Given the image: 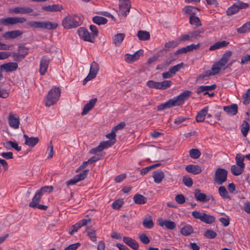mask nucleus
<instances>
[{
  "instance_id": "f257e3e1",
  "label": "nucleus",
  "mask_w": 250,
  "mask_h": 250,
  "mask_svg": "<svg viewBox=\"0 0 250 250\" xmlns=\"http://www.w3.org/2000/svg\"><path fill=\"white\" fill-rule=\"evenodd\" d=\"M191 95L192 92L191 91L185 90L179 95L174 97L166 102L159 105L157 106V110L161 111L173 106H180L183 104L186 101L188 100Z\"/></svg>"
},
{
  "instance_id": "f03ea898",
  "label": "nucleus",
  "mask_w": 250,
  "mask_h": 250,
  "mask_svg": "<svg viewBox=\"0 0 250 250\" xmlns=\"http://www.w3.org/2000/svg\"><path fill=\"white\" fill-rule=\"evenodd\" d=\"M232 55L231 51H228L224 53L221 58L215 63L213 64L211 69L207 70L204 73L198 76V80H201L205 77L210 76H213L218 74L221 69L229 61L230 56Z\"/></svg>"
},
{
  "instance_id": "7ed1b4c3",
  "label": "nucleus",
  "mask_w": 250,
  "mask_h": 250,
  "mask_svg": "<svg viewBox=\"0 0 250 250\" xmlns=\"http://www.w3.org/2000/svg\"><path fill=\"white\" fill-rule=\"evenodd\" d=\"M83 23L82 18L76 15H68L62 21V26L67 29L76 28Z\"/></svg>"
},
{
  "instance_id": "20e7f679",
  "label": "nucleus",
  "mask_w": 250,
  "mask_h": 250,
  "mask_svg": "<svg viewBox=\"0 0 250 250\" xmlns=\"http://www.w3.org/2000/svg\"><path fill=\"white\" fill-rule=\"evenodd\" d=\"M27 25L34 28H43L47 30L55 29L57 28L58 24L49 21H31L27 23Z\"/></svg>"
},
{
  "instance_id": "39448f33",
  "label": "nucleus",
  "mask_w": 250,
  "mask_h": 250,
  "mask_svg": "<svg viewBox=\"0 0 250 250\" xmlns=\"http://www.w3.org/2000/svg\"><path fill=\"white\" fill-rule=\"evenodd\" d=\"M61 90L59 87L51 89L48 93L45 102V106L49 107L54 104L59 99Z\"/></svg>"
},
{
  "instance_id": "423d86ee",
  "label": "nucleus",
  "mask_w": 250,
  "mask_h": 250,
  "mask_svg": "<svg viewBox=\"0 0 250 250\" xmlns=\"http://www.w3.org/2000/svg\"><path fill=\"white\" fill-rule=\"evenodd\" d=\"M26 21L24 17H14L1 18L0 19V24L5 26L22 23Z\"/></svg>"
},
{
  "instance_id": "0eeeda50",
  "label": "nucleus",
  "mask_w": 250,
  "mask_h": 250,
  "mask_svg": "<svg viewBox=\"0 0 250 250\" xmlns=\"http://www.w3.org/2000/svg\"><path fill=\"white\" fill-rule=\"evenodd\" d=\"M192 216L196 219H199L202 222L206 224H210L215 221V217L205 212H200L198 211H194L191 213Z\"/></svg>"
},
{
  "instance_id": "6e6552de",
  "label": "nucleus",
  "mask_w": 250,
  "mask_h": 250,
  "mask_svg": "<svg viewBox=\"0 0 250 250\" xmlns=\"http://www.w3.org/2000/svg\"><path fill=\"white\" fill-rule=\"evenodd\" d=\"M228 171L227 170L222 168H218L216 169L214 181L218 185H222L227 181Z\"/></svg>"
},
{
  "instance_id": "1a4fd4ad",
  "label": "nucleus",
  "mask_w": 250,
  "mask_h": 250,
  "mask_svg": "<svg viewBox=\"0 0 250 250\" xmlns=\"http://www.w3.org/2000/svg\"><path fill=\"white\" fill-rule=\"evenodd\" d=\"M99 70V66L98 64L95 62H93L91 63L89 73L86 77L83 80V84H85L88 81L94 79Z\"/></svg>"
},
{
  "instance_id": "9d476101",
  "label": "nucleus",
  "mask_w": 250,
  "mask_h": 250,
  "mask_svg": "<svg viewBox=\"0 0 250 250\" xmlns=\"http://www.w3.org/2000/svg\"><path fill=\"white\" fill-rule=\"evenodd\" d=\"M77 32L80 38L84 41L93 43L95 40L93 39V36L84 27H80L77 30Z\"/></svg>"
},
{
  "instance_id": "9b49d317",
  "label": "nucleus",
  "mask_w": 250,
  "mask_h": 250,
  "mask_svg": "<svg viewBox=\"0 0 250 250\" xmlns=\"http://www.w3.org/2000/svg\"><path fill=\"white\" fill-rule=\"evenodd\" d=\"M194 197L196 200L198 201H200L203 203H206L208 202L210 199L212 201L214 200V198L212 195H206V194L201 192V191L200 189L197 188L195 190L194 192Z\"/></svg>"
},
{
  "instance_id": "f8f14e48",
  "label": "nucleus",
  "mask_w": 250,
  "mask_h": 250,
  "mask_svg": "<svg viewBox=\"0 0 250 250\" xmlns=\"http://www.w3.org/2000/svg\"><path fill=\"white\" fill-rule=\"evenodd\" d=\"M28 49L23 45H20L18 48V53H14L13 57L15 61H20L23 59L28 54Z\"/></svg>"
},
{
  "instance_id": "ddd939ff",
  "label": "nucleus",
  "mask_w": 250,
  "mask_h": 250,
  "mask_svg": "<svg viewBox=\"0 0 250 250\" xmlns=\"http://www.w3.org/2000/svg\"><path fill=\"white\" fill-rule=\"evenodd\" d=\"M33 11V9L28 7L18 6L9 10V13L16 14H30Z\"/></svg>"
},
{
  "instance_id": "4468645a",
  "label": "nucleus",
  "mask_w": 250,
  "mask_h": 250,
  "mask_svg": "<svg viewBox=\"0 0 250 250\" xmlns=\"http://www.w3.org/2000/svg\"><path fill=\"white\" fill-rule=\"evenodd\" d=\"M8 121L9 126L14 129H18L20 125V118L18 116L10 113Z\"/></svg>"
},
{
  "instance_id": "2eb2a0df",
  "label": "nucleus",
  "mask_w": 250,
  "mask_h": 250,
  "mask_svg": "<svg viewBox=\"0 0 250 250\" xmlns=\"http://www.w3.org/2000/svg\"><path fill=\"white\" fill-rule=\"evenodd\" d=\"M143 54V50L140 49L136 51L132 55L129 54H125V60L126 62L131 63L134 62L138 60L139 59L140 57Z\"/></svg>"
},
{
  "instance_id": "dca6fc26",
  "label": "nucleus",
  "mask_w": 250,
  "mask_h": 250,
  "mask_svg": "<svg viewBox=\"0 0 250 250\" xmlns=\"http://www.w3.org/2000/svg\"><path fill=\"white\" fill-rule=\"evenodd\" d=\"M131 7L129 0H123L120 1V10L124 17H126L127 13L129 12Z\"/></svg>"
},
{
  "instance_id": "f3484780",
  "label": "nucleus",
  "mask_w": 250,
  "mask_h": 250,
  "mask_svg": "<svg viewBox=\"0 0 250 250\" xmlns=\"http://www.w3.org/2000/svg\"><path fill=\"white\" fill-rule=\"evenodd\" d=\"M200 47V44L198 43L197 44H191L190 45H188L186 47H182L180 49H178L175 52V54H181L184 53H187L188 52H190L193 51V50H197Z\"/></svg>"
},
{
  "instance_id": "a211bd4d",
  "label": "nucleus",
  "mask_w": 250,
  "mask_h": 250,
  "mask_svg": "<svg viewBox=\"0 0 250 250\" xmlns=\"http://www.w3.org/2000/svg\"><path fill=\"white\" fill-rule=\"evenodd\" d=\"M50 59L47 56H43L40 61V72L41 75H43L47 71Z\"/></svg>"
},
{
  "instance_id": "6ab92c4d",
  "label": "nucleus",
  "mask_w": 250,
  "mask_h": 250,
  "mask_svg": "<svg viewBox=\"0 0 250 250\" xmlns=\"http://www.w3.org/2000/svg\"><path fill=\"white\" fill-rule=\"evenodd\" d=\"M158 222L161 227H165L166 229L169 230H173L176 227V224L170 220H163L162 218H160L158 219Z\"/></svg>"
},
{
  "instance_id": "aec40b11",
  "label": "nucleus",
  "mask_w": 250,
  "mask_h": 250,
  "mask_svg": "<svg viewBox=\"0 0 250 250\" xmlns=\"http://www.w3.org/2000/svg\"><path fill=\"white\" fill-rule=\"evenodd\" d=\"M22 34V31L16 30L5 32L3 34L2 37L6 40L14 39L21 36Z\"/></svg>"
},
{
  "instance_id": "412c9836",
  "label": "nucleus",
  "mask_w": 250,
  "mask_h": 250,
  "mask_svg": "<svg viewBox=\"0 0 250 250\" xmlns=\"http://www.w3.org/2000/svg\"><path fill=\"white\" fill-rule=\"evenodd\" d=\"M123 242L134 250H137L139 249V244L137 242L129 237H124Z\"/></svg>"
},
{
  "instance_id": "4be33fe9",
  "label": "nucleus",
  "mask_w": 250,
  "mask_h": 250,
  "mask_svg": "<svg viewBox=\"0 0 250 250\" xmlns=\"http://www.w3.org/2000/svg\"><path fill=\"white\" fill-rule=\"evenodd\" d=\"M18 67L16 62H8L0 65L1 69L5 70L6 72L15 71Z\"/></svg>"
},
{
  "instance_id": "5701e85b",
  "label": "nucleus",
  "mask_w": 250,
  "mask_h": 250,
  "mask_svg": "<svg viewBox=\"0 0 250 250\" xmlns=\"http://www.w3.org/2000/svg\"><path fill=\"white\" fill-rule=\"evenodd\" d=\"M23 137L25 139L24 144L31 147L35 146L39 142L38 137H29L27 135L24 134Z\"/></svg>"
},
{
  "instance_id": "b1692460",
  "label": "nucleus",
  "mask_w": 250,
  "mask_h": 250,
  "mask_svg": "<svg viewBox=\"0 0 250 250\" xmlns=\"http://www.w3.org/2000/svg\"><path fill=\"white\" fill-rule=\"evenodd\" d=\"M186 170L194 175L200 173L202 172V168L199 165H189L186 167Z\"/></svg>"
},
{
  "instance_id": "393cba45",
  "label": "nucleus",
  "mask_w": 250,
  "mask_h": 250,
  "mask_svg": "<svg viewBox=\"0 0 250 250\" xmlns=\"http://www.w3.org/2000/svg\"><path fill=\"white\" fill-rule=\"evenodd\" d=\"M97 101V98H93L90 100L89 102L84 106L83 111L81 113L82 115H84L87 114L88 112L94 107Z\"/></svg>"
},
{
  "instance_id": "a878e982",
  "label": "nucleus",
  "mask_w": 250,
  "mask_h": 250,
  "mask_svg": "<svg viewBox=\"0 0 250 250\" xmlns=\"http://www.w3.org/2000/svg\"><path fill=\"white\" fill-rule=\"evenodd\" d=\"M223 109L228 114L235 115L238 112V106L236 104H233L228 106H224Z\"/></svg>"
},
{
  "instance_id": "bb28decb",
  "label": "nucleus",
  "mask_w": 250,
  "mask_h": 250,
  "mask_svg": "<svg viewBox=\"0 0 250 250\" xmlns=\"http://www.w3.org/2000/svg\"><path fill=\"white\" fill-rule=\"evenodd\" d=\"M208 110V106H206L197 113L196 117V121L197 122H202L205 120L206 116L207 115V112Z\"/></svg>"
},
{
  "instance_id": "cd10ccee",
  "label": "nucleus",
  "mask_w": 250,
  "mask_h": 250,
  "mask_svg": "<svg viewBox=\"0 0 250 250\" xmlns=\"http://www.w3.org/2000/svg\"><path fill=\"white\" fill-rule=\"evenodd\" d=\"M152 176L154 178V182L156 183H160L165 177L164 173L161 170H156L153 172Z\"/></svg>"
},
{
  "instance_id": "c85d7f7f",
  "label": "nucleus",
  "mask_w": 250,
  "mask_h": 250,
  "mask_svg": "<svg viewBox=\"0 0 250 250\" xmlns=\"http://www.w3.org/2000/svg\"><path fill=\"white\" fill-rule=\"evenodd\" d=\"M125 37V34L124 33H118L114 35L113 37V43L116 46H120Z\"/></svg>"
},
{
  "instance_id": "c756f323",
  "label": "nucleus",
  "mask_w": 250,
  "mask_h": 250,
  "mask_svg": "<svg viewBox=\"0 0 250 250\" xmlns=\"http://www.w3.org/2000/svg\"><path fill=\"white\" fill-rule=\"evenodd\" d=\"M42 195L37 191L35 194L32 201L29 203V206L31 208H36L41 201Z\"/></svg>"
},
{
  "instance_id": "7c9ffc66",
  "label": "nucleus",
  "mask_w": 250,
  "mask_h": 250,
  "mask_svg": "<svg viewBox=\"0 0 250 250\" xmlns=\"http://www.w3.org/2000/svg\"><path fill=\"white\" fill-rule=\"evenodd\" d=\"M42 8L46 11L56 12L61 11L63 9V7L62 5L54 4L52 5L43 6Z\"/></svg>"
},
{
  "instance_id": "2f4dec72",
  "label": "nucleus",
  "mask_w": 250,
  "mask_h": 250,
  "mask_svg": "<svg viewBox=\"0 0 250 250\" xmlns=\"http://www.w3.org/2000/svg\"><path fill=\"white\" fill-rule=\"evenodd\" d=\"M133 201L137 204L142 205L146 202L147 199L141 194H136L133 197Z\"/></svg>"
},
{
  "instance_id": "473e14b6",
  "label": "nucleus",
  "mask_w": 250,
  "mask_h": 250,
  "mask_svg": "<svg viewBox=\"0 0 250 250\" xmlns=\"http://www.w3.org/2000/svg\"><path fill=\"white\" fill-rule=\"evenodd\" d=\"M229 44V42L226 41H223L221 42H218L215 43L213 45H211L209 47V50H215L217 49H219L223 47L227 46Z\"/></svg>"
},
{
  "instance_id": "72a5a7b5",
  "label": "nucleus",
  "mask_w": 250,
  "mask_h": 250,
  "mask_svg": "<svg viewBox=\"0 0 250 250\" xmlns=\"http://www.w3.org/2000/svg\"><path fill=\"white\" fill-rule=\"evenodd\" d=\"M137 37L141 41H147L150 39V34L147 31L140 30L138 32Z\"/></svg>"
},
{
  "instance_id": "f704fd0d",
  "label": "nucleus",
  "mask_w": 250,
  "mask_h": 250,
  "mask_svg": "<svg viewBox=\"0 0 250 250\" xmlns=\"http://www.w3.org/2000/svg\"><path fill=\"white\" fill-rule=\"evenodd\" d=\"M180 232L183 235L187 236L192 233L193 229L191 225H187L181 229Z\"/></svg>"
},
{
  "instance_id": "c9c22d12",
  "label": "nucleus",
  "mask_w": 250,
  "mask_h": 250,
  "mask_svg": "<svg viewBox=\"0 0 250 250\" xmlns=\"http://www.w3.org/2000/svg\"><path fill=\"white\" fill-rule=\"evenodd\" d=\"M218 192L220 196L224 199H230V197L225 187H220L218 188Z\"/></svg>"
},
{
  "instance_id": "e433bc0d",
  "label": "nucleus",
  "mask_w": 250,
  "mask_h": 250,
  "mask_svg": "<svg viewBox=\"0 0 250 250\" xmlns=\"http://www.w3.org/2000/svg\"><path fill=\"white\" fill-rule=\"evenodd\" d=\"M245 158H246L245 155H243L240 153L237 154L235 157L236 166L245 168V164L244 163Z\"/></svg>"
},
{
  "instance_id": "4c0bfd02",
  "label": "nucleus",
  "mask_w": 250,
  "mask_h": 250,
  "mask_svg": "<svg viewBox=\"0 0 250 250\" xmlns=\"http://www.w3.org/2000/svg\"><path fill=\"white\" fill-rule=\"evenodd\" d=\"M230 170L233 175L238 176L243 172L244 168L234 165L231 166Z\"/></svg>"
},
{
  "instance_id": "58836bf2",
  "label": "nucleus",
  "mask_w": 250,
  "mask_h": 250,
  "mask_svg": "<svg viewBox=\"0 0 250 250\" xmlns=\"http://www.w3.org/2000/svg\"><path fill=\"white\" fill-rule=\"evenodd\" d=\"M183 10L185 12V13L192 16L195 15L196 14V11L199 10V9L194 6H186L183 9Z\"/></svg>"
},
{
  "instance_id": "ea45409f",
  "label": "nucleus",
  "mask_w": 250,
  "mask_h": 250,
  "mask_svg": "<svg viewBox=\"0 0 250 250\" xmlns=\"http://www.w3.org/2000/svg\"><path fill=\"white\" fill-rule=\"evenodd\" d=\"M237 31L239 33H246L250 32V21L247 22L243 26L238 28Z\"/></svg>"
},
{
  "instance_id": "a19ab883",
  "label": "nucleus",
  "mask_w": 250,
  "mask_h": 250,
  "mask_svg": "<svg viewBox=\"0 0 250 250\" xmlns=\"http://www.w3.org/2000/svg\"><path fill=\"white\" fill-rule=\"evenodd\" d=\"M189 23L190 24L194 25L196 27L202 25L199 18L195 16V15L191 16L189 17Z\"/></svg>"
},
{
  "instance_id": "79ce46f5",
  "label": "nucleus",
  "mask_w": 250,
  "mask_h": 250,
  "mask_svg": "<svg viewBox=\"0 0 250 250\" xmlns=\"http://www.w3.org/2000/svg\"><path fill=\"white\" fill-rule=\"evenodd\" d=\"M92 21L98 25L104 24L107 22V20L106 18L98 16L94 17L92 19Z\"/></svg>"
},
{
  "instance_id": "37998d69",
  "label": "nucleus",
  "mask_w": 250,
  "mask_h": 250,
  "mask_svg": "<svg viewBox=\"0 0 250 250\" xmlns=\"http://www.w3.org/2000/svg\"><path fill=\"white\" fill-rule=\"evenodd\" d=\"M144 227L147 229H151L154 226V224L151 217L145 218L143 222Z\"/></svg>"
},
{
  "instance_id": "c03bdc74",
  "label": "nucleus",
  "mask_w": 250,
  "mask_h": 250,
  "mask_svg": "<svg viewBox=\"0 0 250 250\" xmlns=\"http://www.w3.org/2000/svg\"><path fill=\"white\" fill-rule=\"evenodd\" d=\"M239 10L238 4H234L228 8L227 11V14L228 15H232L237 13Z\"/></svg>"
},
{
  "instance_id": "a18cd8bd",
  "label": "nucleus",
  "mask_w": 250,
  "mask_h": 250,
  "mask_svg": "<svg viewBox=\"0 0 250 250\" xmlns=\"http://www.w3.org/2000/svg\"><path fill=\"white\" fill-rule=\"evenodd\" d=\"M53 187L52 186H45L42 187L40 190H38L37 191L42 196L43 194V193L46 192L50 193L53 191Z\"/></svg>"
},
{
  "instance_id": "49530a36",
  "label": "nucleus",
  "mask_w": 250,
  "mask_h": 250,
  "mask_svg": "<svg viewBox=\"0 0 250 250\" xmlns=\"http://www.w3.org/2000/svg\"><path fill=\"white\" fill-rule=\"evenodd\" d=\"M250 129V125L246 121H244L241 125V132L243 135L246 137Z\"/></svg>"
},
{
  "instance_id": "de8ad7c7",
  "label": "nucleus",
  "mask_w": 250,
  "mask_h": 250,
  "mask_svg": "<svg viewBox=\"0 0 250 250\" xmlns=\"http://www.w3.org/2000/svg\"><path fill=\"white\" fill-rule=\"evenodd\" d=\"M189 154L191 158L197 159L200 157L201 153L198 149L192 148L189 150Z\"/></svg>"
},
{
  "instance_id": "09e8293b",
  "label": "nucleus",
  "mask_w": 250,
  "mask_h": 250,
  "mask_svg": "<svg viewBox=\"0 0 250 250\" xmlns=\"http://www.w3.org/2000/svg\"><path fill=\"white\" fill-rule=\"evenodd\" d=\"M172 83V82L170 80H165L162 82H159L160 84V89L165 90L167 88L169 87Z\"/></svg>"
},
{
  "instance_id": "8fccbe9b",
  "label": "nucleus",
  "mask_w": 250,
  "mask_h": 250,
  "mask_svg": "<svg viewBox=\"0 0 250 250\" xmlns=\"http://www.w3.org/2000/svg\"><path fill=\"white\" fill-rule=\"evenodd\" d=\"M87 235L90 238V240L93 242H95L97 240V236L96 231L93 229H88L86 230Z\"/></svg>"
},
{
  "instance_id": "3c124183",
  "label": "nucleus",
  "mask_w": 250,
  "mask_h": 250,
  "mask_svg": "<svg viewBox=\"0 0 250 250\" xmlns=\"http://www.w3.org/2000/svg\"><path fill=\"white\" fill-rule=\"evenodd\" d=\"M88 171V169H85L79 174L76 175L75 177L78 182L81 181L86 177Z\"/></svg>"
},
{
  "instance_id": "603ef678",
  "label": "nucleus",
  "mask_w": 250,
  "mask_h": 250,
  "mask_svg": "<svg viewBox=\"0 0 250 250\" xmlns=\"http://www.w3.org/2000/svg\"><path fill=\"white\" fill-rule=\"evenodd\" d=\"M205 237L208 239H213L216 235V233L211 229H207L204 234Z\"/></svg>"
},
{
  "instance_id": "864d4df0",
  "label": "nucleus",
  "mask_w": 250,
  "mask_h": 250,
  "mask_svg": "<svg viewBox=\"0 0 250 250\" xmlns=\"http://www.w3.org/2000/svg\"><path fill=\"white\" fill-rule=\"evenodd\" d=\"M183 63L181 62L180 64L172 66L169 69V72L171 73L172 75H175V73L183 67Z\"/></svg>"
},
{
  "instance_id": "5fc2aeb1",
  "label": "nucleus",
  "mask_w": 250,
  "mask_h": 250,
  "mask_svg": "<svg viewBox=\"0 0 250 250\" xmlns=\"http://www.w3.org/2000/svg\"><path fill=\"white\" fill-rule=\"evenodd\" d=\"M203 33V30L201 29H198L190 33V36L192 41L193 39H197L200 36V35Z\"/></svg>"
},
{
  "instance_id": "6e6d98bb",
  "label": "nucleus",
  "mask_w": 250,
  "mask_h": 250,
  "mask_svg": "<svg viewBox=\"0 0 250 250\" xmlns=\"http://www.w3.org/2000/svg\"><path fill=\"white\" fill-rule=\"evenodd\" d=\"M114 144V140H107L106 141H103L100 144L101 145V146H102L103 149H104L108 147L111 146Z\"/></svg>"
},
{
  "instance_id": "4d7b16f0",
  "label": "nucleus",
  "mask_w": 250,
  "mask_h": 250,
  "mask_svg": "<svg viewBox=\"0 0 250 250\" xmlns=\"http://www.w3.org/2000/svg\"><path fill=\"white\" fill-rule=\"evenodd\" d=\"M179 44V41H171L166 43L165 46L167 49L173 48L177 46Z\"/></svg>"
},
{
  "instance_id": "13d9d810",
  "label": "nucleus",
  "mask_w": 250,
  "mask_h": 250,
  "mask_svg": "<svg viewBox=\"0 0 250 250\" xmlns=\"http://www.w3.org/2000/svg\"><path fill=\"white\" fill-rule=\"evenodd\" d=\"M146 85L150 88L160 89L159 82H156L152 80H150L147 82Z\"/></svg>"
},
{
  "instance_id": "bf43d9fd",
  "label": "nucleus",
  "mask_w": 250,
  "mask_h": 250,
  "mask_svg": "<svg viewBox=\"0 0 250 250\" xmlns=\"http://www.w3.org/2000/svg\"><path fill=\"white\" fill-rule=\"evenodd\" d=\"M243 103L244 104H248L250 103V88L243 96Z\"/></svg>"
},
{
  "instance_id": "052dcab7",
  "label": "nucleus",
  "mask_w": 250,
  "mask_h": 250,
  "mask_svg": "<svg viewBox=\"0 0 250 250\" xmlns=\"http://www.w3.org/2000/svg\"><path fill=\"white\" fill-rule=\"evenodd\" d=\"M183 182L184 185L188 187H191L193 185L192 179L188 176H184L183 178Z\"/></svg>"
},
{
  "instance_id": "680f3d73",
  "label": "nucleus",
  "mask_w": 250,
  "mask_h": 250,
  "mask_svg": "<svg viewBox=\"0 0 250 250\" xmlns=\"http://www.w3.org/2000/svg\"><path fill=\"white\" fill-rule=\"evenodd\" d=\"M139 238L140 241L145 244H148L150 242V239L148 236L144 233L139 234Z\"/></svg>"
},
{
  "instance_id": "e2e57ef3",
  "label": "nucleus",
  "mask_w": 250,
  "mask_h": 250,
  "mask_svg": "<svg viewBox=\"0 0 250 250\" xmlns=\"http://www.w3.org/2000/svg\"><path fill=\"white\" fill-rule=\"evenodd\" d=\"M124 201L122 199L117 200L113 202L112 204V207L115 209H119L123 205Z\"/></svg>"
},
{
  "instance_id": "0e129e2a",
  "label": "nucleus",
  "mask_w": 250,
  "mask_h": 250,
  "mask_svg": "<svg viewBox=\"0 0 250 250\" xmlns=\"http://www.w3.org/2000/svg\"><path fill=\"white\" fill-rule=\"evenodd\" d=\"M80 225L78 223H76L75 225L72 226L69 229V233L70 235H73V233L76 232L79 229H80Z\"/></svg>"
},
{
  "instance_id": "69168bd1",
  "label": "nucleus",
  "mask_w": 250,
  "mask_h": 250,
  "mask_svg": "<svg viewBox=\"0 0 250 250\" xmlns=\"http://www.w3.org/2000/svg\"><path fill=\"white\" fill-rule=\"evenodd\" d=\"M176 202L179 204H183L186 201V199L183 194H178L175 197Z\"/></svg>"
},
{
  "instance_id": "338daca9",
  "label": "nucleus",
  "mask_w": 250,
  "mask_h": 250,
  "mask_svg": "<svg viewBox=\"0 0 250 250\" xmlns=\"http://www.w3.org/2000/svg\"><path fill=\"white\" fill-rule=\"evenodd\" d=\"M90 30L92 32L91 36H93V39L95 40V38L97 37L98 35L99 31L97 27L94 25H91L89 27Z\"/></svg>"
},
{
  "instance_id": "774afa93",
  "label": "nucleus",
  "mask_w": 250,
  "mask_h": 250,
  "mask_svg": "<svg viewBox=\"0 0 250 250\" xmlns=\"http://www.w3.org/2000/svg\"><path fill=\"white\" fill-rule=\"evenodd\" d=\"M80 245L81 244L80 243L73 244L68 246L64 250H76Z\"/></svg>"
}]
</instances>
